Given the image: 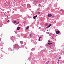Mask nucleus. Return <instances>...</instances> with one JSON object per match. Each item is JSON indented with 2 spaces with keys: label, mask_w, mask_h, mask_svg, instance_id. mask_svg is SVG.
Here are the masks:
<instances>
[{
  "label": "nucleus",
  "mask_w": 64,
  "mask_h": 64,
  "mask_svg": "<svg viewBox=\"0 0 64 64\" xmlns=\"http://www.w3.org/2000/svg\"><path fill=\"white\" fill-rule=\"evenodd\" d=\"M14 23H16V21H14Z\"/></svg>",
  "instance_id": "8"
},
{
  "label": "nucleus",
  "mask_w": 64,
  "mask_h": 64,
  "mask_svg": "<svg viewBox=\"0 0 64 64\" xmlns=\"http://www.w3.org/2000/svg\"><path fill=\"white\" fill-rule=\"evenodd\" d=\"M29 26H28L26 28V29H28V28H29Z\"/></svg>",
  "instance_id": "5"
},
{
  "label": "nucleus",
  "mask_w": 64,
  "mask_h": 64,
  "mask_svg": "<svg viewBox=\"0 0 64 64\" xmlns=\"http://www.w3.org/2000/svg\"><path fill=\"white\" fill-rule=\"evenodd\" d=\"M19 29H20V27H18L17 28V30H19Z\"/></svg>",
  "instance_id": "3"
},
{
  "label": "nucleus",
  "mask_w": 64,
  "mask_h": 64,
  "mask_svg": "<svg viewBox=\"0 0 64 64\" xmlns=\"http://www.w3.org/2000/svg\"><path fill=\"white\" fill-rule=\"evenodd\" d=\"M60 32L59 31H57L56 32V33L57 34H58L59 33H60Z\"/></svg>",
  "instance_id": "2"
},
{
  "label": "nucleus",
  "mask_w": 64,
  "mask_h": 64,
  "mask_svg": "<svg viewBox=\"0 0 64 64\" xmlns=\"http://www.w3.org/2000/svg\"><path fill=\"white\" fill-rule=\"evenodd\" d=\"M52 25V24H50L48 26L47 28H49V27H50Z\"/></svg>",
  "instance_id": "4"
},
{
  "label": "nucleus",
  "mask_w": 64,
  "mask_h": 64,
  "mask_svg": "<svg viewBox=\"0 0 64 64\" xmlns=\"http://www.w3.org/2000/svg\"><path fill=\"white\" fill-rule=\"evenodd\" d=\"M40 12H38V15H39L40 14Z\"/></svg>",
  "instance_id": "6"
},
{
  "label": "nucleus",
  "mask_w": 64,
  "mask_h": 64,
  "mask_svg": "<svg viewBox=\"0 0 64 64\" xmlns=\"http://www.w3.org/2000/svg\"><path fill=\"white\" fill-rule=\"evenodd\" d=\"M19 23H20V22H18L16 24H19Z\"/></svg>",
  "instance_id": "11"
},
{
  "label": "nucleus",
  "mask_w": 64,
  "mask_h": 64,
  "mask_svg": "<svg viewBox=\"0 0 64 64\" xmlns=\"http://www.w3.org/2000/svg\"><path fill=\"white\" fill-rule=\"evenodd\" d=\"M42 38L40 36L39 37V39H40V38Z\"/></svg>",
  "instance_id": "13"
},
{
  "label": "nucleus",
  "mask_w": 64,
  "mask_h": 64,
  "mask_svg": "<svg viewBox=\"0 0 64 64\" xmlns=\"http://www.w3.org/2000/svg\"><path fill=\"white\" fill-rule=\"evenodd\" d=\"M39 6H41V4H39Z\"/></svg>",
  "instance_id": "21"
},
{
  "label": "nucleus",
  "mask_w": 64,
  "mask_h": 64,
  "mask_svg": "<svg viewBox=\"0 0 64 64\" xmlns=\"http://www.w3.org/2000/svg\"><path fill=\"white\" fill-rule=\"evenodd\" d=\"M38 41H40V38H39V39H38Z\"/></svg>",
  "instance_id": "17"
},
{
  "label": "nucleus",
  "mask_w": 64,
  "mask_h": 64,
  "mask_svg": "<svg viewBox=\"0 0 64 64\" xmlns=\"http://www.w3.org/2000/svg\"><path fill=\"white\" fill-rule=\"evenodd\" d=\"M46 45H48V44H46Z\"/></svg>",
  "instance_id": "26"
},
{
  "label": "nucleus",
  "mask_w": 64,
  "mask_h": 64,
  "mask_svg": "<svg viewBox=\"0 0 64 64\" xmlns=\"http://www.w3.org/2000/svg\"><path fill=\"white\" fill-rule=\"evenodd\" d=\"M50 44V45H51V44H52L51 43Z\"/></svg>",
  "instance_id": "20"
},
{
  "label": "nucleus",
  "mask_w": 64,
  "mask_h": 64,
  "mask_svg": "<svg viewBox=\"0 0 64 64\" xmlns=\"http://www.w3.org/2000/svg\"><path fill=\"white\" fill-rule=\"evenodd\" d=\"M8 49H10V48H9Z\"/></svg>",
  "instance_id": "27"
},
{
  "label": "nucleus",
  "mask_w": 64,
  "mask_h": 64,
  "mask_svg": "<svg viewBox=\"0 0 64 64\" xmlns=\"http://www.w3.org/2000/svg\"><path fill=\"white\" fill-rule=\"evenodd\" d=\"M46 64H48L47 63V64H46Z\"/></svg>",
  "instance_id": "25"
},
{
  "label": "nucleus",
  "mask_w": 64,
  "mask_h": 64,
  "mask_svg": "<svg viewBox=\"0 0 64 64\" xmlns=\"http://www.w3.org/2000/svg\"><path fill=\"white\" fill-rule=\"evenodd\" d=\"M30 36H31V34H30Z\"/></svg>",
  "instance_id": "22"
},
{
  "label": "nucleus",
  "mask_w": 64,
  "mask_h": 64,
  "mask_svg": "<svg viewBox=\"0 0 64 64\" xmlns=\"http://www.w3.org/2000/svg\"><path fill=\"white\" fill-rule=\"evenodd\" d=\"M48 42L49 43H50V40H48Z\"/></svg>",
  "instance_id": "14"
},
{
  "label": "nucleus",
  "mask_w": 64,
  "mask_h": 64,
  "mask_svg": "<svg viewBox=\"0 0 64 64\" xmlns=\"http://www.w3.org/2000/svg\"><path fill=\"white\" fill-rule=\"evenodd\" d=\"M33 18L34 19H36V18H35L34 17V16L33 17Z\"/></svg>",
  "instance_id": "12"
},
{
  "label": "nucleus",
  "mask_w": 64,
  "mask_h": 64,
  "mask_svg": "<svg viewBox=\"0 0 64 64\" xmlns=\"http://www.w3.org/2000/svg\"><path fill=\"white\" fill-rule=\"evenodd\" d=\"M9 22V20H8V22Z\"/></svg>",
  "instance_id": "16"
},
{
  "label": "nucleus",
  "mask_w": 64,
  "mask_h": 64,
  "mask_svg": "<svg viewBox=\"0 0 64 64\" xmlns=\"http://www.w3.org/2000/svg\"><path fill=\"white\" fill-rule=\"evenodd\" d=\"M48 45H50V44L49 43H48Z\"/></svg>",
  "instance_id": "19"
},
{
  "label": "nucleus",
  "mask_w": 64,
  "mask_h": 64,
  "mask_svg": "<svg viewBox=\"0 0 64 64\" xmlns=\"http://www.w3.org/2000/svg\"><path fill=\"white\" fill-rule=\"evenodd\" d=\"M37 17V15H36V16H34V17L35 18H36V17Z\"/></svg>",
  "instance_id": "7"
},
{
  "label": "nucleus",
  "mask_w": 64,
  "mask_h": 64,
  "mask_svg": "<svg viewBox=\"0 0 64 64\" xmlns=\"http://www.w3.org/2000/svg\"><path fill=\"white\" fill-rule=\"evenodd\" d=\"M57 63L58 64H59V62H57Z\"/></svg>",
  "instance_id": "15"
},
{
  "label": "nucleus",
  "mask_w": 64,
  "mask_h": 64,
  "mask_svg": "<svg viewBox=\"0 0 64 64\" xmlns=\"http://www.w3.org/2000/svg\"><path fill=\"white\" fill-rule=\"evenodd\" d=\"M22 42L21 41V42H20V43H21Z\"/></svg>",
  "instance_id": "23"
},
{
  "label": "nucleus",
  "mask_w": 64,
  "mask_h": 64,
  "mask_svg": "<svg viewBox=\"0 0 64 64\" xmlns=\"http://www.w3.org/2000/svg\"><path fill=\"white\" fill-rule=\"evenodd\" d=\"M47 63H49V61H48V62H46V64H47Z\"/></svg>",
  "instance_id": "9"
},
{
  "label": "nucleus",
  "mask_w": 64,
  "mask_h": 64,
  "mask_svg": "<svg viewBox=\"0 0 64 64\" xmlns=\"http://www.w3.org/2000/svg\"><path fill=\"white\" fill-rule=\"evenodd\" d=\"M48 17H51V16H52V14H48Z\"/></svg>",
  "instance_id": "1"
},
{
  "label": "nucleus",
  "mask_w": 64,
  "mask_h": 64,
  "mask_svg": "<svg viewBox=\"0 0 64 64\" xmlns=\"http://www.w3.org/2000/svg\"><path fill=\"white\" fill-rule=\"evenodd\" d=\"M52 17L53 18H54V17H55V16H52Z\"/></svg>",
  "instance_id": "10"
},
{
  "label": "nucleus",
  "mask_w": 64,
  "mask_h": 64,
  "mask_svg": "<svg viewBox=\"0 0 64 64\" xmlns=\"http://www.w3.org/2000/svg\"><path fill=\"white\" fill-rule=\"evenodd\" d=\"M59 59H61V57H60L59 58Z\"/></svg>",
  "instance_id": "18"
},
{
  "label": "nucleus",
  "mask_w": 64,
  "mask_h": 64,
  "mask_svg": "<svg viewBox=\"0 0 64 64\" xmlns=\"http://www.w3.org/2000/svg\"><path fill=\"white\" fill-rule=\"evenodd\" d=\"M1 38H0V40H1Z\"/></svg>",
  "instance_id": "24"
}]
</instances>
